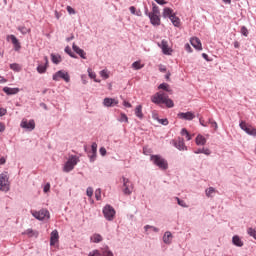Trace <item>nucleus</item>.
I'll list each match as a JSON object with an SVG mask.
<instances>
[{
  "instance_id": "35",
  "label": "nucleus",
  "mask_w": 256,
  "mask_h": 256,
  "mask_svg": "<svg viewBox=\"0 0 256 256\" xmlns=\"http://www.w3.org/2000/svg\"><path fill=\"white\" fill-rule=\"evenodd\" d=\"M152 6H153L152 13H149V14L160 15V10L157 4H152Z\"/></svg>"
},
{
  "instance_id": "13",
  "label": "nucleus",
  "mask_w": 256,
  "mask_h": 256,
  "mask_svg": "<svg viewBox=\"0 0 256 256\" xmlns=\"http://www.w3.org/2000/svg\"><path fill=\"white\" fill-rule=\"evenodd\" d=\"M173 145L180 151L187 150V147L185 145L183 138H178L176 141H173Z\"/></svg>"
},
{
  "instance_id": "1",
  "label": "nucleus",
  "mask_w": 256,
  "mask_h": 256,
  "mask_svg": "<svg viewBox=\"0 0 256 256\" xmlns=\"http://www.w3.org/2000/svg\"><path fill=\"white\" fill-rule=\"evenodd\" d=\"M151 101L154 104L161 105L164 104L167 108H172L174 107V102L173 100L169 99V96L165 94L164 92L160 91L153 95L151 97Z\"/></svg>"
},
{
  "instance_id": "55",
  "label": "nucleus",
  "mask_w": 256,
  "mask_h": 256,
  "mask_svg": "<svg viewBox=\"0 0 256 256\" xmlns=\"http://www.w3.org/2000/svg\"><path fill=\"white\" fill-rule=\"evenodd\" d=\"M162 125H168L169 124V121H168V119H160V120H158Z\"/></svg>"
},
{
  "instance_id": "61",
  "label": "nucleus",
  "mask_w": 256,
  "mask_h": 256,
  "mask_svg": "<svg viewBox=\"0 0 256 256\" xmlns=\"http://www.w3.org/2000/svg\"><path fill=\"white\" fill-rule=\"evenodd\" d=\"M6 163V158L5 157H1L0 158V165H4Z\"/></svg>"
},
{
  "instance_id": "42",
  "label": "nucleus",
  "mask_w": 256,
  "mask_h": 256,
  "mask_svg": "<svg viewBox=\"0 0 256 256\" xmlns=\"http://www.w3.org/2000/svg\"><path fill=\"white\" fill-rule=\"evenodd\" d=\"M241 34H242L243 36H245V37H248V35H249V30L247 29V27L243 26V27L241 28Z\"/></svg>"
},
{
  "instance_id": "2",
  "label": "nucleus",
  "mask_w": 256,
  "mask_h": 256,
  "mask_svg": "<svg viewBox=\"0 0 256 256\" xmlns=\"http://www.w3.org/2000/svg\"><path fill=\"white\" fill-rule=\"evenodd\" d=\"M150 160L154 165L159 167L161 170H167L169 168L168 161L160 155H151Z\"/></svg>"
},
{
  "instance_id": "32",
  "label": "nucleus",
  "mask_w": 256,
  "mask_h": 256,
  "mask_svg": "<svg viewBox=\"0 0 256 256\" xmlns=\"http://www.w3.org/2000/svg\"><path fill=\"white\" fill-rule=\"evenodd\" d=\"M216 192H217V191H216L215 188L210 187L209 189H207V190L205 191V194H206L207 197H213V194H215Z\"/></svg>"
},
{
  "instance_id": "27",
  "label": "nucleus",
  "mask_w": 256,
  "mask_h": 256,
  "mask_svg": "<svg viewBox=\"0 0 256 256\" xmlns=\"http://www.w3.org/2000/svg\"><path fill=\"white\" fill-rule=\"evenodd\" d=\"M90 240L93 243H99L103 241V237L100 234H94L93 236H91Z\"/></svg>"
},
{
  "instance_id": "62",
  "label": "nucleus",
  "mask_w": 256,
  "mask_h": 256,
  "mask_svg": "<svg viewBox=\"0 0 256 256\" xmlns=\"http://www.w3.org/2000/svg\"><path fill=\"white\" fill-rule=\"evenodd\" d=\"M159 71L160 72H166L167 71V69H166V67L165 66H159Z\"/></svg>"
},
{
  "instance_id": "33",
  "label": "nucleus",
  "mask_w": 256,
  "mask_h": 256,
  "mask_svg": "<svg viewBox=\"0 0 256 256\" xmlns=\"http://www.w3.org/2000/svg\"><path fill=\"white\" fill-rule=\"evenodd\" d=\"M145 65L141 64L140 61H136L132 64V68H134L135 70H140L142 68H144Z\"/></svg>"
},
{
  "instance_id": "39",
  "label": "nucleus",
  "mask_w": 256,
  "mask_h": 256,
  "mask_svg": "<svg viewBox=\"0 0 256 256\" xmlns=\"http://www.w3.org/2000/svg\"><path fill=\"white\" fill-rule=\"evenodd\" d=\"M100 76L103 78V79H109L110 75H109V72L108 70H103L100 72Z\"/></svg>"
},
{
  "instance_id": "15",
  "label": "nucleus",
  "mask_w": 256,
  "mask_h": 256,
  "mask_svg": "<svg viewBox=\"0 0 256 256\" xmlns=\"http://www.w3.org/2000/svg\"><path fill=\"white\" fill-rule=\"evenodd\" d=\"M150 22L153 26H160L161 25V19L159 15L156 14H149L148 15Z\"/></svg>"
},
{
  "instance_id": "24",
  "label": "nucleus",
  "mask_w": 256,
  "mask_h": 256,
  "mask_svg": "<svg viewBox=\"0 0 256 256\" xmlns=\"http://www.w3.org/2000/svg\"><path fill=\"white\" fill-rule=\"evenodd\" d=\"M175 13H174V10L173 9H170V8H164L163 10V17L164 18H171V16H173Z\"/></svg>"
},
{
  "instance_id": "58",
  "label": "nucleus",
  "mask_w": 256,
  "mask_h": 256,
  "mask_svg": "<svg viewBox=\"0 0 256 256\" xmlns=\"http://www.w3.org/2000/svg\"><path fill=\"white\" fill-rule=\"evenodd\" d=\"M6 113H7L6 109H3V108L0 109V117L6 115Z\"/></svg>"
},
{
  "instance_id": "26",
  "label": "nucleus",
  "mask_w": 256,
  "mask_h": 256,
  "mask_svg": "<svg viewBox=\"0 0 256 256\" xmlns=\"http://www.w3.org/2000/svg\"><path fill=\"white\" fill-rule=\"evenodd\" d=\"M142 109H143L142 105H138V106L135 108V115H136L138 118H140V119H143V117H144V114H143V112H142Z\"/></svg>"
},
{
  "instance_id": "3",
  "label": "nucleus",
  "mask_w": 256,
  "mask_h": 256,
  "mask_svg": "<svg viewBox=\"0 0 256 256\" xmlns=\"http://www.w3.org/2000/svg\"><path fill=\"white\" fill-rule=\"evenodd\" d=\"M79 161H80L79 157L71 156L65 163L63 167V171L66 173H69L75 168V166L79 163Z\"/></svg>"
},
{
  "instance_id": "7",
  "label": "nucleus",
  "mask_w": 256,
  "mask_h": 256,
  "mask_svg": "<svg viewBox=\"0 0 256 256\" xmlns=\"http://www.w3.org/2000/svg\"><path fill=\"white\" fill-rule=\"evenodd\" d=\"M240 128L246 132L248 135L250 136H254L256 137V128L253 127L252 125H249L247 124L246 122L242 121L240 124H239Z\"/></svg>"
},
{
  "instance_id": "50",
  "label": "nucleus",
  "mask_w": 256,
  "mask_h": 256,
  "mask_svg": "<svg viewBox=\"0 0 256 256\" xmlns=\"http://www.w3.org/2000/svg\"><path fill=\"white\" fill-rule=\"evenodd\" d=\"M66 10L70 15L76 14V11L72 8V6H67Z\"/></svg>"
},
{
  "instance_id": "21",
  "label": "nucleus",
  "mask_w": 256,
  "mask_h": 256,
  "mask_svg": "<svg viewBox=\"0 0 256 256\" xmlns=\"http://www.w3.org/2000/svg\"><path fill=\"white\" fill-rule=\"evenodd\" d=\"M196 145L204 146L207 143V139L203 135H198L195 139Z\"/></svg>"
},
{
  "instance_id": "60",
  "label": "nucleus",
  "mask_w": 256,
  "mask_h": 256,
  "mask_svg": "<svg viewBox=\"0 0 256 256\" xmlns=\"http://www.w3.org/2000/svg\"><path fill=\"white\" fill-rule=\"evenodd\" d=\"M199 122H200V124L203 126V127H207L208 126V124L205 122V120H203V119H199Z\"/></svg>"
},
{
  "instance_id": "64",
  "label": "nucleus",
  "mask_w": 256,
  "mask_h": 256,
  "mask_svg": "<svg viewBox=\"0 0 256 256\" xmlns=\"http://www.w3.org/2000/svg\"><path fill=\"white\" fill-rule=\"evenodd\" d=\"M7 83V79H5L4 77L0 76V84H4Z\"/></svg>"
},
{
  "instance_id": "38",
  "label": "nucleus",
  "mask_w": 256,
  "mask_h": 256,
  "mask_svg": "<svg viewBox=\"0 0 256 256\" xmlns=\"http://www.w3.org/2000/svg\"><path fill=\"white\" fill-rule=\"evenodd\" d=\"M95 198L97 201H100L102 199V190L101 189H97L95 191Z\"/></svg>"
},
{
  "instance_id": "23",
  "label": "nucleus",
  "mask_w": 256,
  "mask_h": 256,
  "mask_svg": "<svg viewBox=\"0 0 256 256\" xmlns=\"http://www.w3.org/2000/svg\"><path fill=\"white\" fill-rule=\"evenodd\" d=\"M172 239H173V235L171 232H165L164 236H163V242L165 244H171L172 243Z\"/></svg>"
},
{
  "instance_id": "59",
  "label": "nucleus",
  "mask_w": 256,
  "mask_h": 256,
  "mask_svg": "<svg viewBox=\"0 0 256 256\" xmlns=\"http://www.w3.org/2000/svg\"><path fill=\"white\" fill-rule=\"evenodd\" d=\"M123 105H124L126 108H132V104L129 103V102L124 101V102H123Z\"/></svg>"
},
{
  "instance_id": "25",
  "label": "nucleus",
  "mask_w": 256,
  "mask_h": 256,
  "mask_svg": "<svg viewBox=\"0 0 256 256\" xmlns=\"http://www.w3.org/2000/svg\"><path fill=\"white\" fill-rule=\"evenodd\" d=\"M232 242L235 246H238V247H242L244 246V242L241 240L240 237L238 236H234L233 239H232Z\"/></svg>"
},
{
  "instance_id": "43",
  "label": "nucleus",
  "mask_w": 256,
  "mask_h": 256,
  "mask_svg": "<svg viewBox=\"0 0 256 256\" xmlns=\"http://www.w3.org/2000/svg\"><path fill=\"white\" fill-rule=\"evenodd\" d=\"M10 69L19 72L21 70V67L18 64H11Z\"/></svg>"
},
{
  "instance_id": "49",
  "label": "nucleus",
  "mask_w": 256,
  "mask_h": 256,
  "mask_svg": "<svg viewBox=\"0 0 256 256\" xmlns=\"http://www.w3.org/2000/svg\"><path fill=\"white\" fill-rule=\"evenodd\" d=\"M88 76L91 79H96V73L92 71V69H88Z\"/></svg>"
},
{
  "instance_id": "47",
  "label": "nucleus",
  "mask_w": 256,
  "mask_h": 256,
  "mask_svg": "<svg viewBox=\"0 0 256 256\" xmlns=\"http://www.w3.org/2000/svg\"><path fill=\"white\" fill-rule=\"evenodd\" d=\"M145 231H148L149 229H152L154 232H159V229L154 227V226H150V225H146L144 227Z\"/></svg>"
},
{
  "instance_id": "9",
  "label": "nucleus",
  "mask_w": 256,
  "mask_h": 256,
  "mask_svg": "<svg viewBox=\"0 0 256 256\" xmlns=\"http://www.w3.org/2000/svg\"><path fill=\"white\" fill-rule=\"evenodd\" d=\"M20 127L26 129L27 131H33L36 127V123L34 120L22 119Z\"/></svg>"
},
{
  "instance_id": "8",
  "label": "nucleus",
  "mask_w": 256,
  "mask_h": 256,
  "mask_svg": "<svg viewBox=\"0 0 256 256\" xmlns=\"http://www.w3.org/2000/svg\"><path fill=\"white\" fill-rule=\"evenodd\" d=\"M53 81H60V79H63L66 83L70 82V76L68 73L64 72V71H58L56 72L53 77H52Z\"/></svg>"
},
{
  "instance_id": "52",
  "label": "nucleus",
  "mask_w": 256,
  "mask_h": 256,
  "mask_svg": "<svg viewBox=\"0 0 256 256\" xmlns=\"http://www.w3.org/2000/svg\"><path fill=\"white\" fill-rule=\"evenodd\" d=\"M50 188H51V185H50L49 183H47V184L44 186V188H43L44 193L49 192V191H50Z\"/></svg>"
},
{
  "instance_id": "56",
  "label": "nucleus",
  "mask_w": 256,
  "mask_h": 256,
  "mask_svg": "<svg viewBox=\"0 0 256 256\" xmlns=\"http://www.w3.org/2000/svg\"><path fill=\"white\" fill-rule=\"evenodd\" d=\"M5 130H6V125L0 122V133L4 132Z\"/></svg>"
},
{
  "instance_id": "17",
  "label": "nucleus",
  "mask_w": 256,
  "mask_h": 256,
  "mask_svg": "<svg viewBox=\"0 0 256 256\" xmlns=\"http://www.w3.org/2000/svg\"><path fill=\"white\" fill-rule=\"evenodd\" d=\"M118 104H119V101L113 98H105L103 100V105L106 107H112Z\"/></svg>"
},
{
  "instance_id": "10",
  "label": "nucleus",
  "mask_w": 256,
  "mask_h": 256,
  "mask_svg": "<svg viewBox=\"0 0 256 256\" xmlns=\"http://www.w3.org/2000/svg\"><path fill=\"white\" fill-rule=\"evenodd\" d=\"M123 181V193L125 195H131L133 191V184L130 182L129 179H126L125 177L122 178Z\"/></svg>"
},
{
  "instance_id": "11",
  "label": "nucleus",
  "mask_w": 256,
  "mask_h": 256,
  "mask_svg": "<svg viewBox=\"0 0 256 256\" xmlns=\"http://www.w3.org/2000/svg\"><path fill=\"white\" fill-rule=\"evenodd\" d=\"M7 41H11V43L13 44L14 50L15 51H20L21 49V44L19 42V40L17 39V37L15 35H9L6 37Z\"/></svg>"
},
{
  "instance_id": "19",
  "label": "nucleus",
  "mask_w": 256,
  "mask_h": 256,
  "mask_svg": "<svg viewBox=\"0 0 256 256\" xmlns=\"http://www.w3.org/2000/svg\"><path fill=\"white\" fill-rule=\"evenodd\" d=\"M3 92L5 94H7L8 96L10 95H16L20 92V89L19 88H9V87H4L3 89Z\"/></svg>"
},
{
  "instance_id": "22",
  "label": "nucleus",
  "mask_w": 256,
  "mask_h": 256,
  "mask_svg": "<svg viewBox=\"0 0 256 256\" xmlns=\"http://www.w3.org/2000/svg\"><path fill=\"white\" fill-rule=\"evenodd\" d=\"M170 21L172 22L174 27H180L181 26V20L174 14L173 16H170Z\"/></svg>"
},
{
  "instance_id": "54",
  "label": "nucleus",
  "mask_w": 256,
  "mask_h": 256,
  "mask_svg": "<svg viewBox=\"0 0 256 256\" xmlns=\"http://www.w3.org/2000/svg\"><path fill=\"white\" fill-rule=\"evenodd\" d=\"M185 50H186L188 53H192V52H193V49H192V47L190 46V44H186V45H185Z\"/></svg>"
},
{
  "instance_id": "40",
  "label": "nucleus",
  "mask_w": 256,
  "mask_h": 256,
  "mask_svg": "<svg viewBox=\"0 0 256 256\" xmlns=\"http://www.w3.org/2000/svg\"><path fill=\"white\" fill-rule=\"evenodd\" d=\"M247 233L256 240V230L253 228H248Z\"/></svg>"
},
{
  "instance_id": "37",
  "label": "nucleus",
  "mask_w": 256,
  "mask_h": 256,
  "mask_svg": "<svg viewBox=\"0 0 256 256\" xmlns=\"http://www.w3.org/2000/svg\"><path fill=\"white\" fill-rule=\"evenodd\" d=\"M102 255H103V256H114L113 252H111L108 247H106L105 249H103Z\"/></svg>"
},
{
  "instance_id": "6",
  "label": "nucleus",
  "mask_w": 256,
  "mask_h": 256,
  "mask_svg": "<svg viewBox=\"0 0 256 256\" xmlns=\"http://www.w3.org/2000/svg\"><path fill=\"white\" fill-rule=\"evenodd\" d=\"M9 178L7 174H0V191L7 192L9 191Z\"/></svg>"
},
{
  "instance_id": "14",
  "label": "nucleus",
  "mask_w": 256,
  "mask_h": 256,
  "mask_svg": "<svg viewBox=\"0 0 256 256\" xmlns=\"http://www.w3.org/2000/svg\"><path fill=\"white\" fill-rule=\"evenodd\" d=\"M190 44L198 51H202L203 50V46L201 43V40L197 37L191 38L190 39Z\"/></svg>"
},
{
  "instance_id": "51",
  "label": "nucleus",
  "mask_w": 256,
  "mask_h": 256,
  "mask_svg": "<svg viewBox=\"0 0 256 256\" xmlns=\"http://www.w3.org/2000/svg\"><path fill=\"white\" fill-rule=\"evenodd\" d=\"M119 121H120V122H128V117H127V115L121 114Z\"/></svg>"
},
{
  "instance_id": "12",
  "label": "nucleus",
  "mask_w": 256,
  "mask_h": 256,
  "mask_svg": "<svg viewBox=\"0 0 256 256\" xmlns=\"http://www.w3.org/2000/svg\"><path fill=\"white\" fill-rule=\"evenodd\" d=\"M59 232L58 230H53L50 234V246H55L59 243Z\"/></svg>"
},
{
  "instance_id": "63",
  "label": "nucleus",
  "mask_w": 256,
  "mask_h": 256,
  "mask_svg": "<svg viewBox=\"0 0 256 256\" xmlns=\"http://www.w3.org/2000/svg\"><path fill=\"white\" fill-rule=\"evenodd\" d=\"M65 53H67L68 55H70L72 53V50L70 47H66L65 48Z\"/></svg>"
},
{
  "instance_id": "30",
  "label": "nucleus",
  "mask_w": 256,
  "mask_h": 256,
  "mask_svg": "<svg viewBox=\"0 0 256 256\" xmlns=\"http://www.w3.org/2000/svg\"><path fill=\"white\" fill-rule=\"evenodd\" d=\"M195 154H205L207 156L211 155V150L210 149H206V148H203V149H198L197 151L194 152Z\"/></svg>"
},
{
  "instance_id": "16",
  "label": "nucleus",
  "mask_w": 256,
  "mask_h": 256,
  "mask_svg": "<svg viewBox=\"0 0 256 256\" xmlns=\"http://www.w3.org/2000/svg\"><path fill=\"white\" fill-rule=\"evenodd\" d=\"M179 119L191 121L195 119V114L192 112H186V113H179L178 114Z\"/></svg>"
},
{
  "instance_id": "48",
  "label": "nucleus",
  "mask_w": 256,
  "mask_h": 256,
  "mask_svg": "<svg viewBox=\"0 0 256 256\" xmlns=\"http://www.w3.org/2000/svg\"><path fill=\"white\" fill-rule=\"evenodd\" d=\"M86 194H87L88 197H92L93 194H94L93 188L88 187L87 190H86Z\"/></svg>"
},
{
  "instance_id": "4",
  "label": "nucleus",
  "mask_w": 256,
  "mask_h": 256,
  "mask_svg": "<svg viewBox=\"0 0 256 256\" xmlns=\"http://www.w3.org/2000/svg\"><path fill=\"white\" fill-rule=\"evenodd\" d=\"M31 215L40 221L50 218V212L46 209H41L40 211H31Z\"/></svg>"
},
{
  "instance_id": "34",
  "label": "nucleus",
  "mask_w": 256,
  "mask_h": 256,
  "mask_svg": "<svg viewBox=\"0 0 256 256\" xmlns=\"http://www.w3.org/2000/svg\"><path fill=\"white\" fill-rule=\"evenodd\" d=\"M18 31H19L21 34L26 35V34H28V33L31 32V29H27L26 27L21 26V27H18Z\"/></svg>"
},
{
  "instance_id": "53",
  "label": "nucleus",
  "mask_w": 256,
  "mask_h": 256,
  "mask_svg": "<svg viewBox=\"0 0 256 256\" xmlns=\"http://www.w3.org/2000/svg\"><path fill=\"white\" fill-rule=\"evenodd\" d=\"M99 152H100L101 156H105L107 154V150L104 147H101Z\"/></svg>"
},
{
  "instance_id": "45",
  "label": "nucleus",
  "mask_w": 256,
  "mask_h": 256,
  "mask_svg": "<svg viewBox=\"0 0 256 256\" xmlns=\"http://www.w3.org/2000/svg\"><path fill=\"white\" fill-rule=\"evenodd\" d=\"M209 124L211 125L212 128H214L215 131L218 130V123L213 120H209Z\"/></svg>"
},
{
  "instance_id": "5",
  "label": "nucleus",
  "mask_w": 256,
  "mask_h": 256,
  "mask_svg": "<svg viewBox=\"0 0 256 256\" xmlns=\"http://www.w3.org/2000/svg\"><path fill=\"white\" fill-rule=\"evenodd\" d=\"M102 212H103V215H104L106 220H108V221H113L114 220L115 215H116V211L112 206L106 205L103 208Z\"/></svg>"
},
{
  "instance_id": "31",
  "label": "nucleus",
  "mask_w": 256,
  "mask_h": 256,
  "mask_svg": "<svg viewBox=\"0 0 256 256\" xmlns=\"http://www.w3.org/2000/svg\"><path fill=\"white\" fill-rule=\"evenodd\" d=\"M51 60L54 64H59L62 61L61 56L54 54L51 55Z\"/></svg>"
},
{
  "instance_id": "36",
  "label": "nucleus",
  "mask_w": 256,
  "mask_h": 256,
  "mask_svg": "<svg viewBox=\"0 0 256 256\" xmlns=\"http://www.w3.org/2000/svg\"><path fill=\"white\" fill-rule=\"evenodd\" d=\"M46 71H47V66L39 65L37 67V72L40 74H44V73H46Z\"/></svg>"
},
{
  "instance_id": "57",
  "label": "nucleus",
  "mask_w": 256,
  "mask_h": 256,
  "mask_svg": "<svg viewBox=\"0 0 256 256\" xmlns=\"http://www.w3.org/2000/svg\"><path fill=\"white\" fill-rule=\"evenodd\" d=\"M129 11L134 15L136 14V8L135 6H130Z\"/></svg>"
},
{
  "instance_id": "29",
  "label": "nucleus",
  "mask_w": 256,
  "mask_h": 256,
  "mask_svg": "<svg viewBox=\"0 0 256 256\" xmlns=\"http://www.w3.org/2000/svg\"><path fill=\"white\" fill-rule=\"evenodd\" d=\"M181 135H182V136H185L188 141L192 140V138H193V137L191 136V134L188 132V130L185 129V128H183V129L181 130Z\"/></svg>"
},
{
  "instance_id": "28",
  "label": "nucleus",
  "mask_w": 256,
  "mask_h": 256,
  "mask_svg": "<svg viewBox=\"0 0 256 256\" xmlns=\"http://www.w3.org/2000/svg\"><path fill=\"white\" fill-rule=\"evenodd\" d=\"M158 89L164 90L168 93H172V89L170 88V85H168L166 83L159 85Z\"/></svg>"
},
{
  "instance_id": "18",
  "label": "nucleus",
  "mask_w": 256,
  "mask_h": 256,
  "mask_svg": "<svg viewBox=\"0 0 256 256\" xmlns=\"http://www.w3.org/2000/svg\"><path fill=\"white\" fill-rule=\"evenodd\" d=\"M72 49H73V51H74L76 54H78L82 59H87V57H86V52H85L83 49L79 48V47L76 46L75 44L72 45Z\"/></svg>"
},
{
  "instance_id": "46",
  "label": "nucleus",
  "mask_w": 256,
  "mask_h": 256,
  "mask_svg": "<svg viewBox=\"0 0 256 256\" xmlns=\"http://www.w3.org/2000/svg\"><path fill=\"white\" fill-rule=\"evenodd\" d=\"M89 160L90 162H95L96 157H97V153L93 154L92 152L90 154H88Z\"/></svg>"
},
{
  "instance_id": "20",
  "label": "nucleus",
  "mask_w": 256,
  "mask_h": 256,
  "mask_svg": "<svg viewBox=\"0 0 256 256\" xmlns=\"http://www.w3.org/2000/svg\"><path fill=\"white\" fill-rule=\"evenodd\" d=\"M161 49L165 55H171L172 53V50L170 49L168 42L165 40L161 42Z\"/></svg>"
},
{
  "instance_id": "41",
  "label": "nucleus",
  "mask_w": 256,
  "mask_h": 256,
  "mask_svg": "<svg viewBox=\"0 0 256 256\" xmlns=\"http://www.w3.org/2000/svg\"><path fill=\"white\" fill-rule=\"evenodd\" d=\"M97 150H98V144L97 143H92L91 152L95 155V154H97Z\"/></svg>"
},
{
  "instance_id": "44",
  "label": "nucleus",
  "mask_w": 256,
  "mask_h": 256,
  "mask_svg": "<svg viewBox=\"0 0 256 256\" xmlns=\"http://www.w3.org/2000/svg\"><path fill=\"white\" fill-rule=\"evenodd\" d=\"M176 200H177V203H178L179 206H182L184 208H188V205L186 204L185 201L180 200L179 198H176Z\"/></svg>"
}]
</instances>
